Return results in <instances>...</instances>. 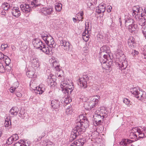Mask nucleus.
Instances as JSON below:
<instances>
[{"mask_svg":"<svg viewBox=\"0 0 146 146\" xmlns=\"http://www.w3.org/2000/svg\"><path fill=\"white\" fill-rule=\"evenodd\" d=\"M13 138L11 136L9 138L7 141V143L9 145L11 144L13 141H14Z\"/></svg>","mask_w":146,"mask_h":146,"instance_id":"obj_44","label":"nucleus"},{"mask_svg":"<svg viewBox=\"0 0 146 146\" xmlns=\"http://www.w3.org/2000/svg\"><path fill=\"white\" fill-rule=\"evenodd\" d=\"M135 42V39L133 37H130L128 41V45L130 48H131L132 45L133 46V44Z\"/></svg>","mask_w":146,"mask_h":146,"instance_id":"obj_29","label":"nucleus"},{"mask_svg":"<svg viewBox=\"0 0 146 146\" xmlns=\"http://www.w3.org/2000/svg\"><path fill=\"white\" fill-rule=\"evenodd\" d=\"M68 42H67L65 40H60V46L62 47V48H64V46L66 45L67 43H68Z\"/></svg>","mask_w":146,"mask_h":146,"instance_id":"obj_38","label":"nucleus"},{"mask_svg":"<svg viewBox=\"0 0 146 146\" xmlns=\"http://www.w3.org/2000/svg\"><path fill=\"white\" fill-rule=\"evenodd\" d=\"M106 5L104 4H100L98 6V8L96 10V12L98 13H104L106 10Z\"/></svg>","mask_w":146,"mask_h":146,"instance_id":"obj_22","label":"nucleus"},{"mask_svg":"<svg viewBox=\"0 0 146 146\" xmlns=\"http://www.w3.org/2000/svg\"><path fill=\"white\" fill-rule=\"evenodd\" d=\"M130 92L140 100L146 98V95L145 92L139 90L136 88H131Z\"/></svg>","mask_w":146,"mask_h":146,"instance_id":"obj_4","label":"nucleus"},{"mask_svg":"<svg viewBox=\"0 0 146 146\" xmlns=\"http://www.w3.org/2000/svg\"><path fill=\"white\" fill-rule=\"evenodd\" d=\"M134 23L133 20L129 17H127L125 19V26L127 27L131 25Z\"/></svg>","mask_w":146,"mask_h":146,"instance_id":"obj_18","label":"nucleus"},{"mask_svg":"<svg viewBox=\"0 0 146 146\" xmlns=\"http://www.w3.org/2000/svg\"><path fill=\"white\" fill-rule=\"evenodd\" d=\"M123 102L126 104L128 105L130 104V101L128 99L125 98L124 99Z\"/></svg>","mask_w":146,"mask_h":146,"instance_id":"obj_50","label":"nucleus"},{"mask_svg":"<svg viewBox=\"0 0 146 146\" xmlns=\"http://www.w3.org/2000/svg\"><path fill=\"white\" fill-rule=\"evenodd\" d=\"M41 37L49 47L55 48L56 44L53 38L50 35L44 34L42 35Z\"/></svg>","mask_w":146,"mask_h":146,"instance_id":"obj_3","label":"nucleus"},{"mask_svg":"<svg viewBox=\"0 0 146 146\" xmlns=\"http://www.w3.org/2000/svg\"><path fill=\"white\" fill-rule=\"evenodd\" d=\"M88 31H89L88 30V29H87V34L85 36H83V38H82L83 40L86 42L88 40L89 38H90L89 35L88 34V33H89Z\"/></svg>","mask_w":146,"mask_h":146,"instance_id":"obj_41","label":"nucleus"},{"mask_svg":"<svg viewBox=\"0 0 146 146\" xmlns=\"http://www.w3.org/2000/svg\"><path fill=\"white\" fill-rule=\"evenodd\" d=\"M5 56H6L4 55L2 52H0V59H4Z\"/></svg>","mask_w":146,"mask_h":146,"instance_id":"obj_60","label":"nucleus"},{"mask_svg":"<svg viewBox=\"0 0 146 146\" xmlns=\"http://www.w3.org/2000/svg\"><path fill=\"white\" fill-rule=\"evenodd\" d=\"M103 56L102 57H100V61L101 63H105L107 60L109 59L110 60L111 58L109 54H102Z\"/></svg>","mask_w":146,"mask_h":146,"instance_id":"obj_13","label":"nucleus"},{"mask_svg":"<svg viewBox=\"0 0 146 146\" xmlns=\"http://www.w3.org/2000/svg\"><path fill=\"white\" fill-rule=\"evenodd\" d=\"M141 18L140 17L139 19L138 20V23L139 25L143 27L144 26H145L146 25V16L143 15L142 16L141 13Z\"/></svg>","mask_w":146,"mask_h":146,"instance_id":"obj_17","label":"nucleus"},{"mask_svg":"<svg viewBox=\"0 0 146 146\" xmlns=\"http://www.w3.org/2000/svg\"><path fill=\"white\" fill-rule=\"evenodd\" d=\"M30 86L32 90H34L35 93L37 94H42L44 90V87H42L41 88L40 86L38 87L36 83L33 82H30Z\"/></svg>","mask_w":146,"mask_h":146,"instance_id":"obj_5","label":"nucleus"},{"mask_svg":"<svg viewBox=\"0 0 146 146\" xmlns=\"http://www.w3.org/2000/svg\"><path fill=\"white\" fill-rule=\"evenodd\" d=\"M133 142H134V141H132L129 139H124L122 140L120 142L119 144L120 145L125 146L127 145V143H130Z\"/></svg>","mask_w":146,"mask_h":146,"instance_id":"obj_25","label":"nucleus"},{"mask_svg":"<svg viewBox=\"0 0 146 146\" xmlns=\"http://www.w3.org/2000/svg\"><path fill=\"white\" fill-rule=\"evenodd\" d=\"M140 11L133 12L132 15L133 17L137 20L140 17Z\"/></svg>","mask_w":146,"mask_h":146,"instance_id":"obj_31","label":"nucleus"},{"mask_svg":"<svg viewBox=\"0 0 146 146\" xmlns=\"http://www.w3.org/2000/svg\"><path fill=\"white\" fill-rule=\"evenodd\" d=\"M120 59L121 60V61L118 64V65L120 68H123L122 69H125L127 66V61L126 60V58L125 55L123 54H122V56H120Z\"/></svg>","mask_w":146,"mask_h":146,"instance_id":"obj_8","label":"nucleus"},{"mask_svg":"<svg viewBox=\"0 0 146 146\" xmlns=\"http://www.w3.org/2000/svg\"><path fill=\"white\" fill-rule=\"evenodd\" d=\"M13 146H23V145L22 142H21V141H19L16 143Z\"/></svg>","mask_w":146,"mask_h":146,"instance_id":"obj_52","label":"nucleus"},{"mask_svg":"<svg viewBox=\"0 0 146 146\" xmlns=\"http://www.w3.org/2000/svg\"><path fill=\"white\" fill-rule=\"evenodd\" d=\"M11 13L15 17H18L21 15V12L18 7H13L11 9Z\"/></svg>","mask_w":146,"mask_h":146,"instance_id":"obj_14","label":"nucleus"},{"mask_svg":"<svg viewBox=\"0 0 146 146\" xmlns=\"http://www.w3.org/2000/svg\"><path fill=\"white\" fill-rule=\"evenodd\" d=\"M31 66L33 68H37L40 66L39 61L36 58H32L31 59Z\"/></svg>","mask_w":146,"mask_h":146,"instance_id":"obj_10","label":"nucleus"},{"mask_svg":"<svg viewBox=\"0 0 146 146\" xmlns=\"http://www.w3.org/2000/svg\"><path fill=\"white\" fill-rule=\"evenodd\" d=\"M52 11V9L50 8H43L40 9L41 13L45 15L51 14Z\"/></svg>","mask_w":146,"mask_h":146,"instance_id":"obj_16","label":"nucleus"},{"mask_svg":"<svg viewBox=\"0 0 146 146\" xmlns=\"http://www.w3.org/2000/svg\"><path fill=\"white\" fill-rule=\"evenodd\" d=\"M62 5L61 3H56L55 5L56 10L58 11H60L62 9Z\"/></svg>","mask_w":146,"mask_h":146,"instance_id":"obj_35","label":"nucleus"},{"mask_svg":"<svg viewBox=\"0 0 146 146\" xmlns=\"http://www.w3.org/2000/svg\"><path fill=\"white\" fill-rule=\"evenodd\" d=\"M66 109V113L67 114H71L72 112L71 107H68Z\"/></svg>","mask_w":146,"mask_h":146,"instance_id":"obj_42","label":"nucleus"},{"mask_svg":"<svg viewBox=\"0 0 146 146\" xmlns=\"http://www.w3.org/2000/svg\"><path fill=\"white\" fill-rule=\"evenodd\" d=\"M7 47L8 45L7 44H2L1 46V49L2 51L4 50Z\"/></svg>","mask_w":146,"mask_h":146,"instance_id":"obj_48","label":"nucleus"},{"mask_svg":"<svg viewBox=\"0 0 146 146\" xmlns=\"http://www.w3.org/2000/svg\"><path fill=\"white\" fill-rule=\"evenodd\" d=\"M85 142V139L84 138H82L77 139L73 142L76 146H82Z\"/></svg>","mask_w":146,"mask_h":146,"instance_id":"obj_19","label":"nucleus"},{"mask_svg":"<svg viewBox=\"0 0 146 146\" xmlns=\"http://www.w3.org/2000/svg\"><path fill=\"white\" fill-rule=\"evenodd\" d=\"M112 9V7L111 6H108L107 7V11L108 12H110L111 11V9Z\"/></svg>","mask_w":146,"mask_h":146,"instance_id":"obj_61","label":"nucleus"},{"mask_svg":"<svg viewBox=\"0 0 146 146\" xmlns=\"http://www.w3.org/2000/svg\"><path fill=\"white\" fill-rule=\"evenodd\" d=\"M83 15V12H80L78 14L76 15V17H77V20L80 21H82V19H83L82 17Z\"/></svg>","mask_w":146,"mask_h":146,"instance_id":"obj_30","label":"nucleus"},{"mask_svg":"<svg viewBox=\"0 0 146 146\" xmlns=\"http://www.w3.org/2000/svg\"><path fill=\"white\" fill-rule=\"evenodd\" d=\"M110 27H111V29H112V30H114V28L115 27L114 24H112L111 25Z\"/></svg>","mask_w":146,"mask_h":146,"instance_id":"obj_63","label":"nucleus"},{"mask_svg":"<svg viewBox=\"0 0 146 146\" xmlns=\"http://www.w3.org/2000/svg\"><path fill=\"white\" fill-rule=\"evenodd\" d=\"M33 44L36 48L39 49L43 44L42 41L39 39L35 38L33 41Z\"/></svg>","mask_w":146,"mask_h":146,"instance_id":"obj_11","label":"nucleus"},{"mask_svg":"<svg viewBox=\"0 0 146 146\" xmlns=\"http://www.w3.org/2000/svg\"><path fill=\"white\" fill-rule=\"evenodd\" d=\"M61 103H62L58 100H54L51 102V105L53 108L57 109L60 107Z\"/></svg>","mask_w":146,"mask_h":146,"instance_id":"obj_15","label":"nucleus"},{"mask_svg":"<svg viewBox=\"0 0 146 146\" xmlns=\"http://www.w3.org/2000/svg\"><path fill=\"white\" fill-rule=\"evenodd\" d=\"M132 9L133 10V12L137 11H139L141 10H143L142 8L139 7V6L138 5H137L133 7V8Z\"/></svg>","mask_w":146,"mask_h":146,"instance_id":"obj_40","label":"nucleus"},{"mask_svg":"<svg viewBox=\"0 0 146 146\" xmlns=\"http://www.w3.org/2000/svg\"><path fill=\"white\" fill-rule=\"evenodd\" d=\"M21 142H22V144H23V146H29V144L27 142H26L25 141L23 140H20Z\"/></svg>","mask_w":146,"mask_h":146,"instance_id":"obj_56","label":"nucleus"},{"mask_svg":"<svg viewBox=\"0 0 146 146\" xmlns=\"http://www.w3.org/2000/svg\"><path fill=\"white\" fill-rule=\"evenodd\" d=\"M139 136L138 138H143L146 137V129L143 128L141 129L135 128Z\"/></svg>","mask_w":146,"mask_h":146,"instance_id":"obj_9","label":"nucleus"},{"mask_svg":"<svg viewBox=\"0 0 146 146\" xmlns=\"http://www.w3.org/2000/svg\"><path fill=\"white\" fill-rule=\"evenodd\" d=\"M31 5H33V7H38L40 5L39 4H36V0L35 1V2H32L31 3Z\"/></svg>","mask_w":146,"mask_h":146,"instance_id":"obj_54","label":"nucleus"},{"mask_svg":"<svg viewBox=\"0 0 146 146\" xmlns=\"http://www.w3.org/2000/svg\"><path fill=\"white\" fill-rule=\"evenodd\" d=\"M52 66L54 68H55L56 69V70L57 71H59L60 70V69L59 68L60 66L57 64V62L56 61H54L53 63L52 64Z\"/></svg>","mask_w":146,"mask_h":146,"instance_id":"obj_33","label":"nucleus"},{"mask_svg":"<svg viewBox=\"0 0 146 146\" xmlns=\"http://www.w3.org/2000/svg\"><path fill=\"white\" fill-rule=\"evenodd\" d=\"M129 136L130 138L135 139V141H136L139 139V138L137 137V135L133 132H131L130 133Z\"/></svg>","mask_w":146,"mask_h":146,"instance_id":"obj_32","label":"nucleus"},{"mask_svg":"<svg viewBox=\"0 0 146 146\" xmlns=\"http://www.w3.org/2000/svg\"><path fill=\"white\" fill-rule=\"evenodd\" d=\"M88 124V121L86 117L83 115H80L76 121V126L71 132V137L73 139L76 138L85 131Z\"/></svg>","mask_w":146,"mask_h":146,"instance_id":"obj_1","label":"nucleus"},{"mask_svg":"<svg viewBox=\"0 0 146 146\" xmlns=\"http://www.w3.org/2000/svg\"><path fill=\"white\" fill-rule=\"evenodd\" d=\"M60 87L63 92L67 93V95L71 94L74 88L73 83L68 80L62 82Z\"/></svg>","mask_w":146,"mask_h":146,"instance_id":"obj_2","label":"nucleus"},{"mask_svg":"<svg viewBox=\"0 0 146 146\" xmlns=\"http://www.w3.org/2000/svg\"><path fill=\"white\" fill-rule=\"evenodd\" d=\"M72 46L68 42L67 43L66 45L64 46V48L63 49L67 52H69L71 50Z\"/></svg>","mask_w":146,"mask_h":146,"instance_id":"obj_28","label":"nucleus"},{"mask_svg":"<svg viewBox=\"0 0 146 146\" xmlns=\"http://www.w3.org/2000/svg\"><path fill=\"white\" fill-rule=\"evenodd\" d=\"M5 126L6 127H8L11 123V121L10 120H5Z\"/></svg>","mask_w":146,"mask_h":146,"instance_id":"obj_53","label":"nucleus"},{"mask_svg":"<svg viewBox=\"0 0 146 146\" xmlns=\"http://www.w3.org/2000/svg\"><path fill=\"white\" fill-rule=\"evenodd\" d=\"M5 71V69L2 64H0V72H4Z\"/></svg>","mask_w":146,"mask_h":146,"instance_id":"obj_49","label":"nucleus"},{"mask_svg":"<svg viewBox=\"0 0 146 146\" xmlns=\"http://www.w3.org/2000/svg\"><path fill=\"white\" fill-rule=\"evenodd\" d=\"M18 109L17 107H13L11 109L9 112L12 115L16 116L18 114Z\"/></svg>","mask_w":146,"mask_h":146,"instance_id":"obj_24","label":"nucleus"},{"mask_svg":"<svg viewBox=\"0 0 146 146\" xmlns=\"http://www.w3.org/2000/svg\"><path fill=\"white\" fill-rule=\"evenodd\" d=\"M108 48V47L106 46H102L100 48L101 51L100 53L101 52L102 53L105 52L106 53V54H107L108 53L109 54L110 51L109 50Z\"/></svg>","mask_w":146,"mask_h":146,"instance_id":"obj_26","label":"nucleus"},{"mask_svg":"<svg viewBox=\"0 0 146 146\" xmlns=\"http://www.w3.org/2000/svg\"><path fill=\"white\" fill-rule=\"evenodd\" d=\"M3 60H5V62L7 66H9L11 62L10 59L6 56H5Z\"/></svg>","mask_w":146,"mask_h":146,"instance_id":"obj_34","label":"nucleus"},{"mask_svg":"<svg viewBox=\"0 0 146 146\" xmlns=\"http://www.w3.org/2000/svg\"><path fill=\"white\" fill-rule=\"evenodd\" d=\"M39 49L46 54H48L49 53V50L48 48V47L46 46L44 44L42 46L41 48Z\"/></svg>","mask_w":146,"mask_h":146,"instance_id":"obj_27","label":"nucleus"},{"mask_svg":"<svg viewBox=\"0 0 146 146\" xmlns=\"http://www.w3.org/2000/svg\"><path fill=\"white\" fill-rule=\"evenodd\" d=\"M142 31L144 36L146 39V25L142 27Z\"/></svg>","mask_w":146,"mask_h":146,"instance_id":"obj_43","label":"nucleus"},{"mask_svg":"<svg viewBox=\"0 0 146 146\" xmlns=\"http://www.w3.org/2000/svg\"><path fill=\"white\" fill-rule=\"evenodd\" d=\"M84 107L86 110H90L92 109V107L90 106V102H85L84 105Z\"/></svg>","mask_w":146,"mask_h":146,"instance_id":"obj_39","label":"nucleus"},{"mask_svg":"<svg viewBox=\"0 0 146 146\" xmlns=\"http://www.w3.org/2000/svg\"><path fill=\"white\" fill-rule=\"evenodd\" d=\"M25 114L26 115V114L25 113L24 111H21L20 113H19V116L22 118H24L25 117Z\"/></svg>","mask_w":146,"mask_h":146,"instance_id":"obj_47","label":"nucleus"},{"mask_svg":"<svg viewBox=\"0 0 146 146\" xmlns=\"http://www.w3.org/2000/svg\"><path fill=\"white\" fill-rule=\"evenodd\" d=\"M11 136L13 138V139L14 141H16L18 139V136L16 134L13 135Z\"/></svg>","mask_w":146,"mask_h":146,"instance_id":"obj_51","label":"nucleus"},{"mask_svg":"<svg viewBox=\"0 0 146 146\" xmlns=\"http://www.w3.org/2000/svg\"><path fill=\"white\" fill-rule=\"evenodd\" d=\"M127 28H128L129 31L132 33L137 29L138 27L137 25L135 24L134 23L131 25L129 26Z\"/></svg>","mask_w":146,"mask_h":146,"instance_id":"obj_23","label":"nucleus"},{"mask_svg":"<svg viewBox=\"0 0 146 146\" xmlns=\"http://www.w3.org/2000/svg\"><path fill=\"white\" fill-rule=\"evenodd\" d=\"M87 31H86L85 32H84L82 33V37L83 36H85L87 34Z\"/></svg>","mask_w":146,"mask_h":146,"instance_id":"obj_64","label":"nucleus"},{"mask_svg":"<svg viewBox=\"0 0 146 146\" xmlns=\"http://www.w3.org/2000/svg\"><path fill=\"white\" fill-rule=\"evenodd\" d=\"M3 7L5 10H7L9 9L10 5L7 3H5L3 4Z\"/></svg>","mask_w":146,"mask_h":146,"instance_id":"obj_45","label":"nucleus"},{"mask_svg":"<svg viewBox=\"0 0 146 146\" xmlns=\"http://www.w3.org/2000/svg\"><path fill=\"white\" fill-rule=\"evenodd\" d=\"M21 10L26 13H28L31 11V9L30 6L27 4H25L20 6Z\"/></svg>","mask_w":146,"mask_h":146,"instance_id":"obj_12","label":"nucleus"},{"mask_svg":"<svg viewBox=\"0 0 146 146\" xmlns=\"http://www.w3.org/2000/svg\"><path fill=\"white\" fill-rule=\"evenodd\" d=\"M98 115H99V114H98ZM102 117V116H101V115H97L96 114H95L93 116L94 120L97 125L100 124L101 123V119L103 118V117Z\"/></svg>","mask_w":146,"mask_h":146,"instance_id":"obj_21","label":"nucleus"},{"mask_svg":"<svg viewBox=\"0 0 146 146\" xmlns=\"http://www.w3.org/2000/svg\"><path fill=\"white\" fill-rule=\"evenodd\" d=\"M79 81L78 84L80 86L84 88H85L87 86V82L89 80V78L86 75H84L83 77L81 78H79Z\"/></svg>","mask_w":146,"mask_h":146,"instance_id":"obj_6","label":"nucleus"},{"mask_svg":"<svg viewBox=\"0 0 146 146\" xmlns=\"http://www.w3.org/2000/svg\"><path fill=\"white\" fill-rule=\"evenodd\" d=\"M101 111H96V113L95 114H96L97 115H99L98 114H99V115H101V116H102V117L104 118V115H103V114L102 113H101Z\"/></svg>","mask_w":146,"mask_h":146,"instance_id":"obj_57","label":"nucleus"},{"mask_svg":"<svg viewBox=\"0 0 146 146\" xmlns=\"http://www.w3.org/2000/svg\"><path fill=\"white\" fill-rule=\"evenodd\" d=\"M18 87V86L17 87H11L10 89V92L11 93H13L14 91H17V90L18 89V88H17Z\"/></svg>","mask_w":146,"mask_h":146,"instance_id":"obj_46","label":"nucleus"},{"mask_svg":"<svg viewBox=\"0 0 146 146\" xmlns=\"http://www.w3.org/2000/svg\"><path fill=\"white\" fill-rule=\"evenodd\" d=\"M85 142V139L84 138H82L77 139L73 142L76 146H82Z\"/></svg>","mask_w":146,"mask_h":146,"instance_id":"obj_20","label":"nucleus"},{"mask_svg":"<svg viewBox=\"0 0 146 146\" xmlns=\"http://www.w3.org/2000/svg\"><path fill=\"white\" fill-rule=\"evenodd\" d=\"M62 101H64L65 104H66V105L71 102V100L70 98L67 97L63 98Z\"/></svg>","mask_w":146,"mask_h":146,"instance_id":"obj_37","label":"nucleus"},{"mask_svg":"<svg viewBox=\"0 0 146 146\" xmlns=\"http://www.w3.org/2000/svg\"><path fill=\"white\" fill-rule=\"evenodd\" d=\"M100 98V96L97 95L94 96L90 97V101L89 102L90 105L92 109L97 106Z\"/></svg>","mask_w":146,"mask_h":146,"instance_id":"obj_7","label":"nucleus"},{"mask_svg":"<svg viewBox=\"0 0 146 146\" xmlns=\"http://www.w3.org/2000/svg\"><path fill=\"white\" fill-rule=\"evenodd\" d=\"M139 53V52L135 50H133L132 54L133 55H137Z\"/></svg>","mask_w":146,"mask_h":146,"instance_id":"obj_59","label":"nucleus"},{"mask_svg":"<svg viewBox=\"0 0 146 146\" xmlns=\"http://www.w3.org/2000/svg\"><path fill=\"white\" fill-rule=\"evenodd\" d=\"M143 57L144 58L146 59V46L144 48V50L143 51Z\"/></svg>","mask_w":146,"mask_h":146,"instance_id":"obj_55","label":"nucleus"},{"mask_svg":"<svg viewBox=\"0 0 146 146\" xmlns=\"http://www.w3.org/2000/svg\"><path fill=\"white\" fill-rule=\"evenodd\" d=\"M92 4L91 2H88L87 3V7L90 8L92 6Z\"/></svg>","mask_w":146,"mask_h":146,"instance_id":"obj_62","label":"nucleus"},{"mask_svg":"<svg viewBox=\"0 0 146 146\" xmlns=\"http://www.w3.org/2000/svg\"><path fill=\"white\" fill-rule=\"evenodd\" d=\"M18 91H19V90H17V91H16L17 92L16 93V95L17 97H21L22 96V94L21 93L18 92Z\"/></svg>","mask_w":146,"mask_h":146,"instance_id":"obj_58","label":"nucleus"},{"mask_svg":"<svg viewBox=\"0 0 146 146\" xmlns=\"http://www.w3.org/2000/svg\"><path fill=\"white\" fill-rule=\"evenodd\" d=\"M27 76L29 78H32L33 77L35 72L33 71H29L26 73Z\"/></svg>","mask_w":146,"mask_h":146,"instance_id":"obj_36","label":"nucleus"}]
</instances>
